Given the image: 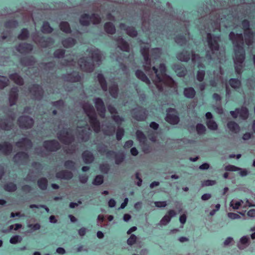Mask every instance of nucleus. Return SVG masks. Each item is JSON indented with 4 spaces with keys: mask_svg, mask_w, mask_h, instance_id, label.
Here are the masks:
<instances>
[{
    "mask_svg": "<svg viewBox=\"0 0 255 255\" xmlns=\"http://www.w3.org/2000/svg\"><path fill=\"white\" fill-rule=\"evenodd\" d=\"M140 52L144 59V69L152 79L154 88L159 92H162L164 86L174 87L175 83L166 74V68L164 64H160L159 71L154 66L151 67V62L154 63V60L160 57L161 49L155 48L150 50L149 45L146 44L141 46Z\"/></svg>",
    "mask_w": 255,
    "mask_h": 255,
    "instance_id": "3",
    "label": "nucleus"
},
{
    "mask_svg": "<svg viewBox=\"0 0 255 255\" xmlns=\"http://www.w3.org/2000/svg\"><path fill=\"white\" fill-rule=\"evenodd\" d=\"M238 113L240 117L244 120H247L249 117V110L245 107L241 108H237Z\"/></svg>",
    "mask_w": 255,
    "mask_h": 255,
    "instance_id": "39",
    "label": "nucleus"
},
{
    "mask_svg": "<svg viewBox=\"0 0 255 255\" xmlns=\"http://www.w3.org/2000/svg\"><path fill=\"white\" fill-rule=\"evenodd\" d=\"M57 129V137L59 140L65 144L71 143L74 139L73 131L71 128H68L67 125L63 124L62 122L59 124Z\"/></svg>",
    "mask_w": 255,
    "mask_h": 255,
    "instance_id": "7",
    "label": "nucleus"
},
{
    "mask_svg": "<svg viewBox=\"0 0 255 255\" xmlns=\"http://www.w3.org/2000/svg\"><path fill=\"white\" fill-rule=\"evenodd\" d=\"M220 7H213L212 5L206 6L205 9L200 8L198 13L200 17L196 24L201 34L206 36V42L208 49L206 51V58L209 60L221 59L219 52L220 35L211 33L220 32V26L223 25L227 28L233 26L236 20L246 17L251 16V5L243 4L237 7L225 5L220 3Z\"/></svg>",
    "mask_w": 255,
    "mask_h": 255,
    "instance_id": "1",
    "label": "nucleus"
},
{
    "mask_svg": "<svg viewBox=\"0 0 255 255\" xmlns=\"http://www.w3.org/2000/svg\"><path fill=\"white\" fill-rule=\"evenodd\" d=\"M18 25V22L15 20H10L6 21L4 26L6 28L16 27Z\"/></svg>",
    "mask_w": 255,
    "mask_h": 255,
    "instance_id": "58",
    "label": "nucleus"
},
{
    "mask_svg": "<svg viewBox=\"0 0 255 255\" xmlns=\"http://www.w3.org/2000/svg\"><path fill=\"white\" fill-rule=\"evenodd\" d=\"M20 63L22 65L28 66L29 71L30 72L31 70L30 66H33L35 63V59L33 56L24 57L20 59Z\"/></svg>",
    "mask_w": 255,
    "mask_h": 255,
    "instance_id": "30",
    "label": "nucleus"
},
{
    "mask_svg": "<svg viewBox=\"0 0 255 255\" xmlns=\"http://www.w3.org/2000/svg\"><path fill=\"white\" fill-rule=\"evenodd\" d=\"M192 53V61L194 64H197L198 67H203V64L201 63V58L198 55L193 53V51H191Z\"/></svg>",
    "mask_w": 255,
    "mask_h": 255,
    "instance_id": "47",
    "label": "nucleus"
},
{
    "mask_svg": "<svg viewBox=\"0 0 255 255\" xmlns=\"http://www.w3.org/2000/svg\"><path fill=\"white\" fill-rule=\"evenodd\" d=\"M229 83L230 86L234 89H237L240 88L241 85L240 80L236 78L230 79L229 81Z\"/></svg>",
    "mask_w": 255,
    "mask_h": 255,
    "instance_id": "51",
    "label": "nucleus"
},
{
    "mask_svg": "<svg viewBox=\"0 0 255 255\" xmlns=\"http://www.w3.org/2000/svg\"><path fill=\"white\" fill-rule=\"evenodd\" d=\"M196 130L199 135H202L205 133L206 128L202 124L198 123L196 126Z\"/></svg>",
    "mask_w": 255,
    "mask_h": 255,
    "instance_id": "55",
    "label": "nucleus"
},
{
    "mask_svg": "<svg viewBox=\"0 0 255 255\" xmlns=\"http://www.w3.org/2000/svg\"><path fill=\"white\" fill-rule=\"evenodd\" d=\"M76 40L71 37L63 40L62 42L63 46L65 48H69L75 45Z\"/></svg>",
    "mask_w": 255,
    "mask_h": 255,
    "instance_id": "46",
    "label": "nucleus"
},
{
    "mask_svg": "<svg viewBox=\"0 0 255 255\" xmlns=\"http://www.w3.org/2000/svg\"><path fill=\"white\" fill-rule=\"evenodd\" d=\"M28 154L23 151L18 152L13 158L14 162L18 165H25L28 163Z\"/></svg>",
    "mask_w": 255,
    "mask_h": 255,
    "instance_id": "13",
    "label": "nucleus"
},
{
    "mask_svg": "<svg viewBox=\"0 0 255 255\" xmlns=\"http://www.w3.org/2000/svg\"><path fill=\"white\" fill-rule=\"evenodd\" d=\"M119 27L121 30L125 31L126 33L131 37H135L137 35V31L133 26H128L125 23H121Z\"/></svg>",
    "mask_w": 255,
    "mask_h": 255,
    "instance_id": "20",
    "label": "nucleus"
},
{
    "mask_svg": "<svg viewBox=\"0 0 255 255\" xmlns=\"http://www.w3.org/2000/svg\"><path fill=\"white\" fill-rule=\"evenodd\" d=\"M29 93L33 98L36 100H40L43 95V91L41 87L37 84H34L29 89Z\"/></svg>",
    "mask_w": 255,
    "mask_h": 255,
    "instance_id": "18",
    "label": "nucleus"
},
{
    "mask_svg": "<svg viewBox=\"0 0 255 255\" xmlns=\"http://www.w3.org/2000/svg\"><path fill=\"white\" fill-rule=\"evenodd\" d=\"M82 108L92 128L95 132L98 133L101 129L100 123L97 119V114L93 106L89 102H85L83 103Z\"/></svg>",
    "mask_w": 255,
    "mask_h": 255,
    "instance_id": "6",
    "label": "nucleus"
},
{
    "mask_svg": "<svg viewBox=\"0 0 255 255\" xmlns=\"http://www.w3.org/2000/svg\"><path fill=\"white\" fill-rule=\"evenodd\" d=\"M165 12L160 8H157L154 10L153 13L151 16V9L147 6H142V9L140 12V17L142 21V29L143 31H150L152 27L155 32L163 36H165L167 39L171 38L176 32H181L182 33L178 34L175 37V41L178 44L182 46L186 44L187 39H190V34L188 31L189 22L185 20H178L176 21L178 27L176 31H167L165 29L164 25L165 22Z\"/></svg>",
    "mask_w": 255,
    "mask_h": 255,
    "instance_id": "2",
    "label": "nucleus"
},
{
    "mask_svg": "<svg viewBox=\"0 0 255 255\" xmlns=\"http://www.w3.org/2000/svg\"><path fill=\"white\" fill-rule=\"evenodd\" d=\"M135 75L137 78L145 83L148 86L149 88L151 89L153 94H155L153 87L151 86L150 80L142 71L139 70L136 71Z\"/></svg>",
    "mask_w": 255,
    "mask_h": 255,
    "instance_id": "22",
    "label": "nucleus"
},
{
    "mask_svg": "<svg viewBox=\"0 0 255 255\" xmlns=\"http://www.w3.org/2000/svg\"><path fill=\"white\" fill-rule=\"evenodd\" d=\"M100 15L97 13H92L91 15L84 13L81 15L79 21L82 26H89L91 22L94 24H99L101 21Z\"/></svg>",
    "mask_w": 255,
    "mask_h": 255,
    "instance_id": "10",
    "label": "nucleus"
},
{
    "mask_svg": "<svg viewBox=\"0 0 255 255\" xmlns=\"http://www.w3.org/2000/svg\"><path fill=\"white\" fill-rule=\"evenodd\" d=\"M55 66V62H50L46 63H42L39 65L40 68H43L45 71L53 70Z\"/></svg>",
    "mask_w": 255,
    "mask_h": 255,
    "instance_id": "45",
    "label": "nucleus"
},
{
    "mask_svg": "<svg viewBox=\"0 0 255 255\" xmlns=\"http://www.w3.org/2000/svg\"><path fill=\"white\" fill-rule=\"evenodd\" d=\"M12 119H3L0 120V127L3 129L9 130L12 127Z\"/></svg>",
    "mask_w": 255,
    "mask_h": 255,
    "instance_id": "33",
    "label": "nucleus"
},
{
    "mask_svg": "<svg viewBox=\"0 0 255 255\" xmlns=\"http://www.w3.org/2000/svg\"><path fill=\"white\" fill-rule=\"evenodd\" d=\"M53 30V28L50 25L47 21H44L41 26V31L45 34L51 33Z\"/></svg>",
    "mask_w": 255,
    "mask_h": 255,
    "instance_id": "41",
    "label": "nucleus"
},
{
    "mask_svg": "<svg viewBox=\"0 0 255 255\" xmlns=\"http://www.w3.org/2000/svg\"><path fill=\"white\" fill-rule=\"evenodd\" d=\"M12 150V146L7 141L0 143V151L4 155H9Z\"/></svg>",
    "mask_w": 255,
    "mask_h": 255,
    "instance_id": "29",
    "label": "nucleus"
},
{
    "mask_svg": "<svg viewBox=\"0 0 255 255\" xmlns=\"http://www.w3.org/2000/svg\"><path fill=\"white\" fill-rule=\"evenodd\" d=\"M166 121L171 125H176L179 122L177 112L174 109H169L165 118Z\"/></svg>",
    "mask_w": 255,
    "mask_h": 255,
    "instance_id": "14",
    "label": "nucleus"
},
{
    "mask_svg": "<svg viewBox=\"0 0 255 255\" xmlns=\"http://www.w3.org/2000/svg\"><path fill=\"white\" fill-rule=\"evenodd\" d=\"M18 89L16 87L11 89L9 95V102L10 106L15 104L18 98Z\"/></svg>",
    "mask_w": 255,
    "mask_h": 255,
    "instance_id": "26",
    "label": "nucleus"
},
{
    "mask_svg": "<svg viewBox=\"0 0 255 255\" xmlns=\"http://www.w3.org/2000/svg\"><path fill=\"white\" fill-rule=\"evenodd\" d=\"M171 221L169 215H165L160 220L159 225L161 226H165Z\"/></svg>",
    "mask_w": 255,
    "mask_h": 255,
    "instance_id": "64",
    "label": "nucleus"
},
{
    "mask_svg": "<svg viewBox=\"0 0 255 255\" xmlns=\"http://www.w3.org/2000/svg\"><path fill=\"white\" fill-rule=\"evenodd\" d=\"M190 57V52L186 50H183L182 52L178 53L177 55V58L179 60L184 62H187L189 61Z\"/></svg>",
    "mask_w": 255,
    "mask_h": 255,
    "instance_id": "34",
    "label": "nucleus"
},
{
    "mask_svg": "<svg viewBox=\"0 0 255 255\" xmlns=\"http://www.w3.org/2000/svg\"><path fill=\"white\" fill-rule=\"evenodd\" d=\"M132 118L137 121H145L148 115V112L141 107H138L132 109L131 111Z\"/></svg>",
    "mask_w": 255,
    "mask_h": 255,
    "instance_id": "12",
    "label": "nucleus"
},
{
    "mask_svg": "<svg viewBox=\"0 0 255 255\" xmlns=\"http://www.w3.org/2000/svg\"><path fill=\"white\" fill-rule=\"evenodd\" d=\"M97 79L102 90L104 91H107L108 90L107 83L104 75L101 73H99L97 75Z\"/></svg>",
    "mask_w": 255,
    "mask_h": 255,
    "instance_id": "38",
    "label": "nucleus"
},
{
    "mask_svg": "<svg viewBox=\"0 0 255 255\" xmlns=\"http://www.w3.org/2000/svg\"><path fill=\"white\" fill-rule=\"evenodd\" d=\"M103 183V176L98 175L96 176L93 181V184L95 185H100Z\"/></svg>",
    "mask_w": 255,
    "mask_h": 255,
    "instance_id": "62",
    "label": "nucleus"
},
{
    "mask_svg": "<svg viewBox=\"0 0 255 255\" xmlns=\"http://www.w3.org/2000/svg\"><path fill=\"white\" fill-rule=\"evenodd\" d=\"M73 177V174L71 171L62 170L56 173V177L57 179L63 180H70Z\"/></svg>",
    "mask_w": 255,
    "mask_h": 255,
    "instance_id": "24",
    "label": "nucleus"
},
{
    "mask_svg": "<svg viewBox=\"0 0 255 255\" xmlns=\"http://www.w3.org/2000/svg\"><path fill=\"white\" fill-rule=\"evenodd\" d=\"M124 16L121 14L119 10L117 11H113L112 13H108L106 16L107 20L114 21L122 20L124 19Z\"/></svg>",
    "mask_w": 255,
    "mask_h": 255,
    "instance_id": "27",
    "label": "nucleus"
},
{
    "mask_svg": "<svg viewBox=\"0 0 255 255\" xmlns=\"http://www.w3.org/2000/svg\"><path fill=\"white\" fill-rule=\"evenodd\" d=\"M52 105L57 108L58 110L62 111L64 108V102L63 100H60L59 101L53 102L51 103Z\"/></svg>",
    "mask_w": 255,
    "mask_h": 255,
    "instance_id": "59",
    "label": "nucleus"
},
{
    "mask_svg": "<svg viewBox=\"0 0 255 255\" xmlns=\"http://www.w3.org/2000/svg\"><path fill=\"white\" fill-rule=\"evenodd\" d=\"M18 123L20 128H31L34 123L33 120L28 116H21L18 119Z\"/></svg>",
    "mask_w": 255,
    "mask_h": 255,
    "instance_id": "17",
    "label": "nucleus"
},
{
    "mask_svg": "<svg viewBox=\"0 0 255 255\" xmlns=\"http://www.w3.org/2000/svg\"><path fill=\"white\" fill-rule=\"evenodd\" d=\"M229 37L234 46L235 53L234 61L235 71L238 75H241L243 68V63L245 58L243 35L242 33L235 34L232 31L230 33Z\"/></svg>",
    "mask_w": 255,
    "mask_h": 255,
    "instance_id": "4",
    "label": "nucleus"
},
{
    "mask_svg": "<svg viewBox=\"0 0 255 255\" xmlns=\"http://www.w3.org/2000/svg\"><path fill=\"white\" fill-rule=\"evenodd\" d=\"M8 79L5 76H0V89H2L8 85Z\"/></svg>",
    "mask_w": 255,
    "mask_h": 255,
    "instance_id": "57",
    "label": "nucleus"
},
{
    "mask_svg": "<svg viewBox=\"0 0 255 255\" xmlns=\"http://www.w3.org/2000/svg\"><path fill=\"white\" fill-rule=\"evenodd\" d=\"M43 147L47 151L54 152L60 148V144L55 139L45 140L43 144Z\"/></svg>",
    "mask_w": 255,
    "mask_h": 255,
    "instance_id": "15",
    "label": "nucleus"
},
{
    "mask_svg": "<svg viewBox=\"0 0 255 255\" xmlns=\"http://www.w3.org/2000/svg\"><path fill=\"white\" fill-rule=\"evenodd\" d=\"M64 167L68 169L75 171L76 169V163L71 160H68L65 161L64 163Z\"/></svg>",
    "mask_w": 255,
    "mask_h": 255,
    "instance_id": "50",
    "label": "nucleus"
},
{
    "mask_svg": "<svg viewBox=\"0 0 255 255\" xmlns=\"http://www.w3.org/2000/svg\"><path fill=\"white\" fill-rule=\"evenodd\" d=\"M91 57H82L78 61L80 68L87 72L91 73L94 69L93 62L100 65L101 62L102 54L101 51L95 47H91L87 50Z\"/></svg>",
    "mask_w": 255,
    "mask_h": 255,
    "instance_id": "5",
    "label": "nucleus"
},
{
    "mask_svg": "<svg viewBox=\"0 0 255 255\" xmlns=\"http://www.w3.org/2000/svg\"><path fill=\"white\" fill-rule=\"evenodd\" d=\"M227 127L228 128L232 131L235 133L239 132L240 128L238 124L233 121H231L228 123Z\"/></svg>",
    "mask_w": 255,
    "mask_h": 255,
    "instance_id": "44",
    "label": "nucleus"
},
{
    "mask_svg": "<svg viewBox=\"0 0 255 255\" xmlns=\"http://www.w3.org/2000/svg\"><path fill=\"white\" fill-rule=\"evenodd\" d=\"M242 25L244 31L245 42L249 46H251L255 38V33L253 32L250 28V22L247 19H245L242 21Z\"/></svg>",
    "mask_w": 255,
    "mask_h": 255,
    "instance_id": "11",
    "label": "nucleus"
},
{
    "mask_svg": "<svg viewBox=\"0 0 255 255\" xmlns=\"http://www.w3.org/2000/svg\"><path fill=\"white\" fill-rule=\"evenodd\" d=\"M59 26L61 30L63 32L67 33H70L71 32V30L68 22L62 21L60 23Z\"/></svg>",
    "mask_w": 255,
    "mask_h": 255,
    "instance_id": "49",
    "label": "nucleus"
},
{
    "mask_svg": "<svg viewBox=\"0 0 255 255\" xmlns=\"http://www.w3.org/2000/svg\"><path fill=\"white\" fill-rule=\"evenodd\" d=\"M114 39L117 41L118 47L124 51L128 52L129 47L128 44L122 37H115Z\"/></svg>",
    "mask_w": 255,
    "mask_h": 255,
    "instance_id": "25",
    "label": "nucleus"
},
{
    "mask_svg": "<svg viewBox=\"0 0 255 255\" xmlns=\"http://www.w3.org/2000/svg\"><path fill=\"white\" fill-rule=\"evenodd\" d=\"M91 131V129L88 124L87 120L85 121L84 122L82 126H81L80 124L77 126L76 129L77 137L81 141H87L89 139Z\"/></svg>",
    "mask_w": 255,
    "mask_h": 255,
    "instance_id": "9",
    "label": "nucleus"
},
{
    "mask_svg": "<svg viewBox=\"0 0 255 255\" xmlns=\"http://www.w3.org/2000/svg\"><path fill=\"white\" fill-rule=\"evenodd\" d=\"M15 145L22 149L27 150L32 146L31 141L27 138H22L15 143Z\"/></svg>",
    "mask_w": 255,
    "mask_h": 255,
    "instance_id": "19",
    "label": "nucleus"
},
{
    "mask_svg": "<svg viewBox=\"0 0 255 255\" xmlns=\"http://www.w3.org/2000/svg\"><path fill=\"white\" fill-rule=\"evenodd\" d=\"M109 92L111 96L114 98H117L118 95L119 88L117 83H114L109 88Z\"/></svg>",
    "mask_w": 255,
    "mask_h": 255,
    "instance_id": "43",
    "label": "nucleus"
},
{
    "mask_svg": "<svg viewBox=\"0 0 255 255\" xmlns=\"http://www.w3.org/2000/svg\"><path fill=\"white\" fill-rule=\"evenodd\" d=\"M173 69L178 77H184L187 73V70L180 63L175 64L173 66Z\"/></svg>",
    "mask_w": 255,
    "mask_h": 255,
    "instance_id": "31",
    "label": "nucleus"
},
{
    "mask_svg": "<svg viewBox=\"0 0 255 255\" xmlns=\"http://www.w3.org/2000/svg\"><path fill=\"white\" fill-rule=\"evenodd\" d=\"M29 36V33L27 29L23 28L20 33L18 36V38L20 40H25Z\"/></svg>",
    "mask_w": 255,
    "mask_h": 255,
    "instance_id": "56",
    "label": "nucleus"
},
{
    "mask_svg": "<svg viewBox=\"0 0 255 255\" xmlns=\"http://www.w3.org/2000/svg\"><path fill=\"white\" fill-rule=\"evenodd\" d=\"M124 133H125L124 129L122 128L119 127L117 130V132H116L117 139L118 140H121L124 135Z\"/></svg>",
    "mask_w": 255,
    "mask_h": 255,
    "instance_id": "61",
    "label": "nucleus"
},
{
    "mask_svg": "<svg viewBox=\"0 0 255 255\" xmlns=\"http://www.w3.org/2000/svg\"><path fill=\"white\" fill-rule=\"evenodd\" d=\"M243 203H244V202L242 200H232L230 203V205L231 207H232L233 208V209L236 210V209H239L240 207L242 205V204Z\"/></svg>",
    "mask_w": 255,
    "mask_h": 255,
    "instance_id": "52",
    "label": "nucleus"
},
{
    "mask_svg": "<svg viewBox=\"0 0 255 255\" xmlns=\"http://www.w3.org/2000/svg\"><path fill=\"white\" fill-rule=\"evenodd\" d=\"M63 78L65 82H77L80 81L81 76L76 72H73L71 73L63 75Z\"/></svg>",
    "mask_w": 255,
    "mask_h": 255,
    "instance_id": "21",
    "label": "nucleus"
},
{
    "mask_svg": "<svg viewBox=\"0 0 255 255\" xmlns=\"http://www.w3.org/2000/svg\"><path fill=\"white\" fill-rule=\"evenodd\" d=\"M250 244V237L249 236H244L240 239L237 244V247L240 250H243L248 247Z\"/></svg>",
    "mask_w": 255,
    "mask_h": 255,
    "instance_id": "28",
    "label": "nucleus"
},
{
    "mask_svg": "<svg viewBox=\"0 0 255 255\" xmlns=\"http://www.w3.org/2000/svg\"><path fill=\"white\" fill-rule=\"evenodd\" d=\"M9 77L10 80L17 85H22L23 84L24 82L22 78L16 73L9 75Z\"/></svg>",
    "mask_w": 255,
    "mask_h": 255,
    "instance_id": "37",
    "label": "nucleus"
},
{
    "mask_svg": "<svg viewBox=\"0 0 255 255\" xmlns=\"http://www.w3.org/2000/svg\"><path fill=\"white\" fill-rule=\"evenodd\" d=\"M93 102L99 116L101 118H104L106 110L103 100L100 98H95L93 100Z\"/></svg>",
    "mask_w": 255,
    "mask_h": 255,
    "instance_id": "16",
    "label": "nucleus"
},
{
    "mask_svg": "<svg viewBox=\"0 0 255 255\" xmlns=\"http://www.w3.org/2000/svg\"><path fill=\"white\" fill-rule=\"evenodd\" d=\"M82 157L84 162L86 164L91 163L95 158L93 153L88 150L84 151L82 153Z\"/></svg>",
    "mask_w": 255,
    "mask_h": 255,
    "instance_id": "32",
    "label": "nucleus"
},
{
    "mask_svg": "<svg viewBox=\"0 0 255 255\" xmlns=\"http://www.w3.org/2000/svg\"><path fill=\"white\" fill-rule=\"evenodd\" d=\"M104 29L106 32L108 34H113L116 32L115 26L114 24L111 22H108L105 24Z\"/></svg>",
    "mask_w": 255,
    "mask_h": 255,
    "instance_id": "40",
    "label": "nucleus"
},
{
    "mask_svg": "<svg viewBox=\"0 0 255 255\" xmlns=\"http://www.w3.org/2000/svg\"><path fill=\"white\" fill-rule=\"evenodd\" d=\"M206 125L208 128L212 130H217L218 127L216 122L213 120H207Z\"/></svg>",
    "mask_w": 255,
    "mask_h": 255,
    "instance_id": "53",
    "label": "nucleus"
},
{
    "mask_svg": "<svg viewBox=\"0 0 255 255\" xmlns=\"http://www.w3.org/2000/svg\"><path fill=\"white\" fill-rule=\"evenodd\" d=\"M31 38L33 41L38 46L43 48L50 47L54 43V40L52 38L43 36L39 31L36 30L31 34Z\"/></svg>",
    "mask_w": 255,
    "mask_h": 255,
    "instance_id": "8",
    "label": "nucleus"
},
{
    "mask_svg": "<svg viewBox=\"0 0 255 255\" xmlns=\"http://www.w3.org/2000/svg\"><path fill=\"white\" fill-rule=\"evenodd\" d=\"M38 187L42 190H46L48 186V180L45 177H42L37 181Z\"/></svg>",
    "mask_w": 255,
    "mask_h": 255,
    "instance_id": "42",
    "label": "nucleus"
},
{
    "mask_svg": "<svg viewBox=\"0 0 255 255\" xmlns=\"http://www.w3.org/2000/svg\"><path fill=\"white\" fill-rule=\"evenodd\" d=\"M22 241V238L19 235L12 236L9 240V242L11 244H16L20 243Z\"/></svg>",
    "mask_w": 255,
    "mask_h": 255,
    "instance_id": "63",
    "label": "nucleus"
},
{
    "mask_svg": "<svg viewBox=\"0 0 255 255\" xmlns=\"http://www.w3.org/2000/svg\"><path fill=\"white\" fill-rule=\"evenodd\" d=\"M102 129L105 135L110 136L114 134L116 128L111 124H108L106 127V128H105L104 126H102Z\"/></svg>",
    "mask_w": 255,
    "mask_h": 255,
    "instance_id": "36",
    "label": "nucleus"
},
{
    "mask_svg": "<svg viewBox=\"0 0 255 255\" xmlns=\"http://www.w3.org/2000/svg\"><path fill=\"white\" fill-rule=\"evenodd\" d=\"M115 163L116 164H120L125 159V155L123 153H116L115 157Z\"/></svg>",
    "mask_w": 255,
    "mask_h": 255,
    "instance_id": "60",
    "label": "nucleus"
},
{
    "mask_svg": "<svg viewBox=\"0 0 255 255\" xmlns=\"http://www.w3.org/2000/svg\"><path fill=\"white\" fill-rule=\"evenodd\" d=\"M184 96L188 99H193L196 95V91L192 87L185 88L183 91Z\"/></svg>",
    "mask_w": 255,
    "mask_h": 255,
    "instance_id": "35",
    "label": "nucleus"
},
{
    "mask_svg": "<svg viewBox=\"0 0 255 255\" xmlns=\"http://www.w3.org/2000/svg\"><path fill=\"white\" fill-rule=\"evenodd\" d=\"M4 189L9 192H14L17 189V186L12 182H8L4 185Z\"/></svg>",
    "mask_w": 255,
    "mask_h": 255,
    "instance_id": "48",
    "label": "nucleus"
},
{
    "mask_svg": "<svg viewBox=\"0 0 255 255\" xmlns=\"http://www.w3.org/2000/svg\"><path fill=\"white\" fill-rule=\"evenodd\" d=\"M135 134L137 139L140 143H144L145 141L146 136L142 131L137 130L135 133Z\"/></svg>",
    "mask_w": 255,
    "mask_h": 255,
    "instance_id": "54",
    "label": "nucleus"
},
{
    "mask_svg": "<svg viewBox=\"0 0 255 255\" xmlns=\"http://www.w3.org/2000/svg\"><path fill=\"white\" fill-rule=\"evenodd\" d=\"M16 49L20 53H28L32 50L33 45L27 43H21L16 47Z\"/></svg>",
    "mask_w": 255,
    "mask_h": 255,
    "instance_id": "23",
    "label": "nucleus"
}]
</instances>
